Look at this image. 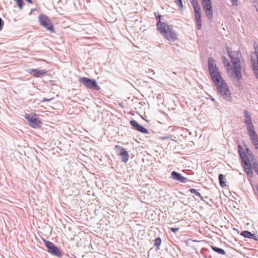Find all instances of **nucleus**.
<instances>
[{
  "label": "nucleus",
  "mask_w": 258,
  "mask_h": 258,
  "mask_svg": "<svg viewBox=\"0 0 258 258\" xmlns=\"http://www.w3.org/2000/svg\"><path fill=\"white\" fill-rule=\"evenodd\" d=\"M208 69L212 81L216 86L218 92L226 101H231V94L228 86L223 80L220 72L215 63V59L210 57L208 59Z\"/></svg>",
  "instance_id": "1"
},
{
  "label": "nucleus",
  "mask_w": 258,
  "mask_h": 258,
  "mask_svg": "<svg viewBox=\"0 0 258 258\" xmlns=\"http://www.w3.org/2000/svg\"><path fill=\"white\" fill-rule=\"evenodd\" d=\"M227 49L231 61L233 65V72L237 79L239 80L241 78V68L240 66V60L242 58L241 54L239 50L231 51L229 47H227Z\"/></svg>",
  "instance_id": "2"
},
{
  "label": "nucleus",
  "mask_w": 258,
  "mask_h": 258,
  "mask_svg": "<svg viewBox=\"0 0 258 258\" xmlns=\"http://www.w3.org/2000/svg\"><path fill=\"white\" fill-rule=\"evenodd\" d=\"M158 30L165 38L169 41H175L177 39V34L171 25L167 24H162L161 27Z\"/></svg>",
  "instance_id": "3"
},
{
  "label": "nucleus",
  "mask_w": 258,
  "mask_h": 258,
  "mask_svg": "<svg viewBox=\"0 0 258 258\" xmlns=\"http://www.w3.org/2000/svg\"><path fill=\"white\" fill-rule=\"evenodd\" d=\"M39 22L40 24L45 28L47 30L50 32H54V30L53 25L48 17L43 14L39 15Z\"/></svg>",
  "instance_id": "4"
},
{
  "label": "nucleus",
  "mask_w": 258,
  "mask_h": 258,
  "mask_svg": "<svg viewBox=\"0 0 258 258\" xmlns=\"http://www.w3.org/2000/svg\"><path fill=\"white\" fill-rule=\"evenodd\" d=\"M79 82L90 89L97 91L100 89V87L98 85L97 82L90 78L81 77L79 79Z\"/></svg>",
  "instance_id": "5"
},
{
  "label": "nucleus",
  "mask_w": 258,
  "mask_h": 258,
  "mask_svg": "<svg viewBox=\"0 0 258 258\" xmlns=\"http://www.w3.org/2000/svg\"><path fill=\"white\" fill-rule=\"evenodd\" d=\"M45 246L47 248V251L58 257L62 256L61 251L50 241L44 240Z\"/></svg>",
  "instance_id": "6"
},
{
  "label": "nucleus",
  "mask_w": 258,
  "mask_h": 258,
  "mask_svg": "<svg viewBox=\"0 0 258 258\" xmlns=\"http://www.w3.org/2000/svg\"><path fill=\"white\" fill-rule=\"evenodd\" d=\"M202 3L206 15L209 20L213 18V11L211 0H202Z\"/></svg>",
  "instance_id": "7"
},
{
  "label": "nucleus",
  "mask_w": 258,
  "mask_h": 258,
  "mask_svg": "<svg viewBox=\"0 0 258 258\" xmlns=\"http://www.w3.org/2000/svg\"><path fill=\"white\" fill-rule=\"evenodd\" d=\"M255 50L256 60L254 59L253 57L251 55V60L254 74L256 78L258 79V46L255 47Z\"/></svg>",
  "instance_id": "8"
},
{
  "label": "nucleus",
  "mask_w": 258,
  "mask_h": 258,
  "mask_svg": "<svg viewBox=\"0 0 258 258\" xmlns=\"http://www.w3.org/2000/svg\"><path fill=\"white\" fill-rule=\"evenodd\" d=\"M25 118L29 121L30 125L33 128L40 127L41 122L37 118L33 117H30L29 115H25Z\"/></svg>",
  "instance_id": "9"
},
{
  "label": "nucleus",
  "mask_w": 258,
  "mask_h": 258,
  "mask_svg": "<svg viewBox=\"0 0 258 258\" xmlns=\"http://www.w3.org/2000/svg\"><path fill=\"white\" fill-rule=\"evenodd\" d=\"M238 150L242 161V163L243 164H244V165H248V163L249 162V159L248 155H247L246 153L243 151L241 146H238Z\"/></svg>",
  "instance_id": "10"
},
{
  "label": "nucleus",
  "mask_w": 258,
  "mask_h": 258,
  "mask_svg": "<svg viewBox=\"0 0 258 258\" xmlns=\"http://www.w3.org/2000/svg\"><path fill=\"white\" fill-rule=\"evenodd\" d=\"M27 72L30 74H33L35 77H40L45 75L47 72L43 69H30L27 70Z\"/></svg>",
  "instance_id": "11"
},
{
  "label": "nucleus",
  "mask_w": 258,
  "mask_h": 258,
  "mask_svg": "<svg viewBox=\"0 0 258 258\" xmlns=\"http://www.w3.org/2000/svg\"><path fill=\"white\" fill-rule=\"evenodd\" d=\"M131 125L135 127L137 130L138 131L144 133V134H148L149 133L147 129L145 128L144 127L140 125L137 121L135 120H132L130 121Z\"/></svg>",
  "instance_id": "12"
},
{
  "label": "nucleus",
  "mask_w": 258,
  "mask_h": 258,
  "mask_svg": "<svg viewBox=\"0 0 258 258\" xmlns=\"http://www.w3.org/2000/svg\"><path fill=\"white\" fill-rule=\"evenodd\" d=\"M171 177L175 180L181 183H185L187 181V178L182 176L180 174L173 171L171 172Z\"/></svg>",
  "instance_id": "13"
},
{
  "label": "nucleus",
  "mask_w": 258,
  "mask_h": 258,
  "mask_svg": "<svg viewBox=\"0 0 258 258\" xmlns=\"http://www.w3.org/2000/svg\"><path fill=\"white\" fill-rule=\"evenodd\" d=\"M119 154L121 156V160L123 162H126L128 161L129 155L127 151H126L123 148L121 147L120 148Z\"/></svg>",
  "instance_id": "14"
},
{
  "label": "nucleus",
  "mask_w": 258,
  "mask_h": 258,
  "mask_svg": "<svg viewBox=\"0 0 258 258\" xmlns=\"http://www.w3.org/2000/svg\"><path fill=\"white\" fill-rule=\"evenodd\" d=\"M244 171L246 173V174L250 177L253 176V172H252V166H251L250 164L248 163V165H244Z\"/></svg>",
  "instance_id": "15"
},
{
  "label": "nucleus",
  "mask_w": 258,
  "mask_h": 258,
  "mask_svg": "<svg viewBox=\"0 0 258 258\" xmlns=\"http://www.w3.org/2000/svg\"><path fill=\"white\" fill-rule=\"evenodd\" d=\"M211 248L214 251H215L219 254H221L222 255H225L226 254L225 251L222 248H218L216 246H211Z\"/></svg>",
  "instance_id": "16"
},
{
  "label": "nucleus",
  "mask_w": 258,
  "mask_h": 258,
  "mask_svg": "<svg viewBox=\"0 0 258 258\" xmlns=\"http://www.w3.org/2000/svg\"><path fill=\"white\" fill-rule=\"evenodd\" d=\"M219 180L220 185L221 186L224 187L226 185V181L224 180V176L223 174H220L219 175Z\"/></svg>",
  "instance_id": "17"
},
{
  "label": "nucleus",
  "mask_w": 258,
  "mask_h": 258,
  "mask_svg": "<svg viewBox=\"0 0 258 258\" xmlns=\"http://www.w3.org/2000/svg\"><path fill=\"white\" fill-rule=\"evenodd\" d=\"M190 3L194 8V10L200 9V7L198 4L197 0H190Z\"/></svg>",
  "instance_id": "18"
},
{
  "label": "nucleus",
  "mask_w": 258,
  "mask_h": 258,
  "mask_svg": "<svg viewBox=\"0 0 258 258\" xmlns=\"http://www.w3.org/2000/svg\"><path fill=\"white\" fill-rule=\"evenodd\" d=\"M248 134L251 140H254V139L257 138V136L256 132L254 131H251L248 132Z\"/></svg>",
  "instance_id": "19"
},
{
  "label": "nucleus",
  "mask_w": 258,
  "mask_h": 258,
  "mask_svg": "<svg viewBox=\"0 0 258 258\" xmlns=\"http://www.w3.org/2000/svg\"><path fill=\"white\" fill-rule=\"evenodd\" d=\"M241 235L245 238H251V236H252V233L248 231H243L241 233Z\"/></svg>",
  "instance_id": "20"
},
{
  "label": "nucleus",
  "mask_w": 258,
  "mask_h": 258,
  "mask_svg": "<svg viewBox=\"0 0 258 258\" xmlns=\"http://www.w3.org/2000/svg\"><path fill=\"white\" fill-rule=\"evenodd\" d=\"M156 21H157V29H159L161 27L162 24H166L165 23L161 22V16H158L156 18Z\"/></svg>",
  "instance_id": "21"
},
{
  "label": "nucleus",
  "mask_w": 258,
  "mask_h": 258,
  "mask_svg": "<svg viewBox=\"0 0 258 258\" xmlns=\"http://www.w3.org/2000/svg\"><path fill=\"white\" fill-rule=\"evenodd\" d=\"M223 63H224L225 66L227 67V69H229V67H230V63L228 59L225 56L223 57Z\"/></svg>",
  "instance_id": "22"
},
{
  "label": "nucleus",
  "mask_w": 258,
  "mask_h": 258,
  "mask_svg": "<svg viewBox=\"0 0 258 258\" xmlns=\"http://www.w3.org/2000/svg\"><path fill=\"white\" fill-rule=\"evenodd\" d=\"M194 12H195V20L201 19L200 9L195 10Z\"/></svg>",
  "instance_id": "23"
},
{
  "label": "nucleus",
  "mask_w": 258,
  "mask_h": 258,
  "mask_svg": "<svg viewBox=\"0 0 258 258\" xmlns=\"http://www.w3.org/2000/svg\"><path fill=\"white\" fill-rule=\"evenodd\" d=\"M189 191L191 193L194 194L196 196L200 197L201 199H202V197L200 194V193L195 188H190L189 189Z\"/></svg>",
  "instance_id": "24"
},
{
  "label": "nucleus",
  "mask_w": 258,
  "mask_h": 258,
  "mask_svg": "<svg viewBox=\"0 0 258 258\" xmlns=\"http://www.w3.org/2000/svg\"><path fill=\"white\" fill-rule=\"evenodd\" d=\"M196 22L198 29H199V30L201 29L202 27L201 19H196Z\"/></svg>",
  "instance_id": "25"
},
{
  "label": "nucleus",
  "mask_w": 258,
  "mask_h": 258,
  "mask_svg": "<svg viewBox=\"0 0 258 258\" xmlns=\"http://www.w3.org/2000/svg\"><path fill=\"white\" fill-rule=\"evenodd\" d=\"M175 3L177 5V6L178 7L179 9H182L183 8V4L181 0H175L174 1Z\"/></svg>",
  "instance_id": "26"
},
{
  "label": "nucleus",
  "mask_w": 258,
  "mask_h": 258,
  "mask_svg": "<svg viewBox=\"0 0 258 258\" xmlns=\"http://www.w3.org/2000/svg\"><path fill=\"white\" fill-rule=\"evenodd\" d=\"M246 126L247 130H248V132H251V131H254V126L252 123V122L250 123H247L245 124Z\"/></svg>",
  "instance_id": "27"
},
{
  "label": "nucleus",
  "mask_w": 258,
  "mask_h": 258,
  "mask_svg": "<svg viewBox=\"0 0 258 258\" xmlns=\"http://www.w3.org/2000/svg\"><path fill=\"white\" fill-rule=\"evenodd\" d=\"M253 145L254 146L256 149H258V138L254 139V140H251Z\"/></svg>",
  "instance_id": "28"
},
{
  "label": "nucleus",
  "mask_w": 258,
  "mask_h": 258,
  "mask_svg": "<svg viewBox=\"0 0 258 258\" xmlns=\"http://www.w3.org/2000/svg\"><path fill=\"white\" fill-rule=\"evenodd\" d=\"M17 2V4L19 8L21 9L23 6V0H15Z\"/></svg>",
  "instance_id": "29"
},
{
  "label": "nucleus",
  "mask_w": 258,
  "mask_h": 258,
  "mask_svg": "<svg viewBox=\"0 0 258 258\" xmlns=\"http://www.w3.org/2000/svg\"><path fill=\"white\" fill-rule=\"evenodd\" d=\"M161 243V239L160 238L158 237L155 239V245L158 246L160 245Z\"/></svg>",
  "instance_id": "30"
},
{
  "label": "nucleus",
  "mask_w": 258,
  "mask_h": 258,
  "mask_svg": "<svg viewBox=\"0 0 258 258\" xmlns=\"http://www.w3.org/2000/svg\"><path fill=\"white\" fill-rule=\"evenodd\" d=\"M244 117L245 118H247V117H251L248 110H245L244 111Z\"/></svg>",
  "instance_id": "31"
},
{
  "label": "nucleus",
  "mask_w": 258,
  "mask_h": 258,
  "mask_svg": "<svg viewBox=\"0 0 258 258\" xmlns=\"http://www.w3.org/2000/svg\"><path fill=\"white\" fill-rule=\"evenodd\" d=\"M245 151H246L245 153L247 154V155L249 156L250 157L252 158V154L251 151H250V150L248 148H246L245 149Z\"/></svg>",
  "instance_id": "32"
},
{
  "label": "nucleus",
  "mask_w": 258,
  "mask_h": 258,
  "mask_svg": "<svg viewBox=\"0 0 258 258\" xmlns=\"http://www.w3.org/2000/svg\"><path fill=\"white\" fill-rule=\"evenodd\" d=\"M244 122H245V124L252 122V121H251V117H247V118H245L244 119Z\"/></svg>",
  "instance_id": "33"
},
{
  "label": "nucleus",
  "mask_w": 258,
  "mask_h": 258,
  "mask_svg": "<svg viewBox=\"0 0 258 258\" xmlns=\"http://www.w3.org/2000/svg\"><path fill=\"white\" fill-rule=\"evenodd\" d=\"M232 3V6H237L238 5V1L237 0H230Z\"/></svg>",
  "instance_id": "34"
},
{
  "label": "nucleus",
  "mask_w": 258,
  "mask_h": 258,
  "mask_svg": "<svg viewBox=\"0 0 258 258\" xmlns=\"http://www.w3.org/2000/svg\"><path fill=\"white\" fill-rule=\"evenodd\" d=\"M252 236H251V239H255L256 240H258V235H256L252 233Z\"/></svg>",
  "instance_id": "35"
},
{
  "label": "nucleus",
  "mask_w": 258,
  "mask_h": 258,
  "mask_svg": "<svg viewBox=\"0 0 258 258\" xmlns=\"http://www.w3.org/2000/svg\"><path fill=\"white\" fill-rule=\"evenodd\" d=\"M4 22L1 18H0V31H1L3 28Z\"/></svg>",
  "instance_id": "36"
},
{
  "label": "nucleus",
  "mask_w": 258,
  "mask_h": 258,
  "mask_svg": "<svg viewBox=\"0 0 258 258\" xmlns=\"http://www.w3.org/2000/svg\"><path fill=\"white\" fill-rule=\"evenodd\" d=\"M171 230L173 232H177L178 230H179V228H170Z\"/></svg>",
  "instance_id": "37"
},
{
  "label": "nucleus",
  "mask_w": 258,
  "mask_h": 258,
  "mask_svg": "<svg viewBox=\"0 0 258 258\" xmlns=\"http://www.w3.org/2000/svg\"><path fill=\"white\" fill-rule=\"evenodd\" d=\"M168 137H160V139H162V140H166L167 139H168Z\"/></svg>",
  "instance_id": "38"
},
{
  "label": "nucleus",
  "mask_w": 258,
  "mask_h": 258,
  "mask_svg": "<svg viewBox=\"0 0 258 258\" xmlns=\"http://www.w3.org/2000/svg\"><path fill=\"white\" fill-rule=\"evenodd\" d=\"M69 258H77L75 254H72Z\"/></svg>",
  "instance_id": "39"
},
{
  "label": "nucleus",
  "mask_w": 258,
  "mask_h": 258,
  "mask_svg": "<svg viewBox=\"0 0 258 258\" xmlns=\"http://www.w3.org/2000/svg\"><path fill=\"white\" fill-rule=\"evenodd\" d=\"M49 100H50L49 99H47L46 98H44L43 100H42V102H43V101H48Z\"/></svg>",
  "instance_id": "40"
}]
</instances>
